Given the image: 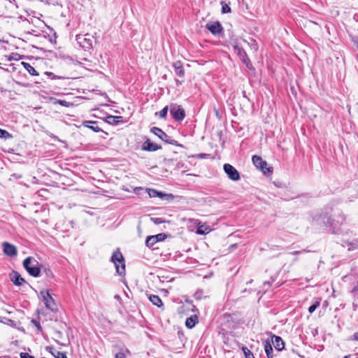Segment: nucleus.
Returning <instances> with one entry per match:
<instances>
[{"label":"nucleus","mask_w":358,"mask_h":358,"mask_svg":"<svg viewBox=\"0 0 358 358\" xmlns=\"http://www.w3.org/2000/svg\"><path fill=\"white\" fill-rule=\"evenodd\" d=\"M0 138L3 139H9L12 138L13 136L9 132H8L6 130L2 129L0 128Z\"/></svg>","instance_id":"a878e982"},{"label":"nucleus","mask_w":358,"mask_h":358,"mask_svg":"<svg viewBox=\"0 0 358 358\" xmlns=\"http://www.w3.org/2000/svg\"><path fill=\"white\" fill-rule=\"evenodd\" d=\"M222 12L223 13H228L231 12L230 7L227 3H224V2H222Z\"/></svg>","instance_id":"c756f323"},{"label":"nucleus","mask_w":358,"mask_h":358,"mask_svg":"<svg viewBox=\"0 0 358 358\" xmlns=\"http://www.w3.org/2000/svg\"><path fill=\"white\" fill-rule=\"evenodd\" d=\"M170 113L173 119L177 121H182L185 117V112L182 107L176 103L170 105Z\"/></svg>","instance_id":"6e6552de"},{"label":"nucleus","mask_w":358,"mask_h":358,"mask_svg":"<svg viewBox=\"0 0 358 358\" xmlns=\"http://www.w3.org/2000/svg\"><path fill=\"white\" fill-rule=\"evenodd\" d=\"M157 243L154 236H148L145 241V244L148 248L152 247Z\"/></svg>","instance_id":"393cba45"},{"label":"nucleus","mask_w":358,"mask_h":358,"mask_svg":"<svg viewBox=\"0 0 358 358\" xmlns=\"http://www.w3.org/2000/svg\"><path fill=\"white\" fill-rule=\"evenodd\" d=\"M110 261L115 264L116 272L120 275L125 273V264L122 254L119 249L115 251L110 258Z\"/></svg>","instance_id":"f03ea898"},{"label":"nucleus","mask_w":358,"mask_h":358,"mask_svg":"<svg viewBox=\"0 0 358 358\" xmlns=\"http://www.w3.org/2000/svg\"><path fill=\"white\" fill-rule=\"evenodd\" d=\"M251 48L253 49L255 51H257L258 50V46H257V44L255 43V41H254L252 44H251Z\"/></svg>","instance_id":"c9c22d12"},{"label":"nucleus","mask_w":358,"mask_h":358,"mask_svg":"<svg viewBox=\"0 0 358 358\" xmlns=\"http://www.w3.org/2000/svg\"><path fill=\"white\" fill-rule=\"evenodd\" d=\"M148 194L150 196V197H159L161 199H164L165 197H170V196H172L171 194H164L161 192H158L155 189H148Z\"/></svg>","instance_id":"6ab92c4d"},{"label":"nucleus","mask_w":358,"mask_h":358,"mask_svg":"<svg viewBox=\"0 0 358 358\" xmlns=\"http://www.w3.org/2000/svg\"><path fill=\"white\" fill-rule=\"evenodd\" d=\"M22 65L31 76H38V73L36 69L29 63L22 62Z\"/></svg>","instance_id":"b1692460"},{"label":"nucleus","mask_w":358,"mask_h":358,"mask_svg":"<svg viewBox=\"0 0 358 358\" xmlns=\"http://www.w3.org/2000/svg\"><path fill=\"white\" fill-rule=\"evenodd\" d=\"M266 284L269 285V282H264V285H266Z\"/></svg>","instance_id":"37998d69"},{"label":"nucleus","mask_w":358,"mask_h":358,"mask_svg":"<svg viewBox=\"0 0 358 358\" xmlns=\"http://www.w3.org/2000/svg\"><path fill=\"white\" fill-rule=\"evenodd\" d=\"M46 350L52 354L55 358H67L66 354L55 349L53 347L47 346Z\"/></svg>","instance_id":"a211bd4d"},{"label":"nucleus","mask_w":358,"mask_h":358,"mask_svg":"<svg viewBox=\"0 0 358 358\" xmlns=\"http://www.w3.org/2000/svg\"><path fill=\"white\" fill-rule=\"evenodd\" d=\"M76 41L85 50L92 49L93 43L95 42L94 36L90 34L77 35Z\"/></svg>","instance_id":"20e7f679"},{"label":"nucleus","mask_w":358,"mask_h":358,"mask_svg":"<svg viewBox=\"0 0 358 358\" xmlns=\"http://www.w3.org/2000/svg\"><path fill=\"white\" fill-rule=\"evenodd\" d=\"M115 297L116 299H118L120 296H119L118 295H116Z\"/></svg>","instance_id":"c03bdc74"},{"label":"nucleus","mask_w":358,"mask_h":358,"mask_svg":"<svg viewBox=\"0 0 358 358\" xmlns=\"http://www.w3.org/2000/svg\"><path fill=\"white\" fill-rule=\"evenodd\" d=\"M155 240L157 241V242L158 241H162L165 239L166 238V235L164 234H158L157 235H155L154 236Z\"/></svg>","instance_id":"7c9ffc66"},{"label":"nucleus","mask_w":358,"mask_h":358,"mask_svg":"<svg viewBox=\"0 0 358 358\" xmlns=\"http://www.w3.org/2000/svg\"><path fill=\"white\" fill-rule=\"evenodd\" d=\"M149 299L152 303L153 305H155L157 307H161L163 305L162 299L157 295L151 294L149 296Z\"/></svg>","instance_id":"5701e85b"},{"label":"nucleus","mask_w":358,"mask_h":358,"mask_svg":"<svg viewBox=\"0 0 358 358\" xmlns=\"http://www.w3.org/2000/svg\"><path fill=\"white\" fill-rule=\"evenodd\" d=\"M264 350L268 358H273V348L270 342L266 341L264 342Z\"/></svg>","instance_id":"412c9836"},{"label":"nucleus","mask_w":358,"mask_h":358,"mask_svg":"<svg viewBox=\"0 0 358 358\" xmlns=\"http://www.w3.org/2000/svg\"><path fill=\"white\" fill-rule=\"evenodd\" d=\"M83 125L95 132H99L102 131V129L97 126V122L96 121L86 120L83 122Z\"/></svg>","instance_id":"f3484780"},{"label":"nucleus","mask_w":358,"mask_h":358,"mask_svg":"<svg viewBox=\"0 0 358 358\" xmlns=\"http://www.w3.org/2000/svg\"><path fill=\"white\" fill-rule=\"evenodd\" d=\"M10 279L16 286H20L25 282V280L22 278L17 271H13L10 273Z\"/></svg>","instance_id":"ddd939ff"},{"label":"nucleus","mask_w":358,"mask_h":358,"mask_svg":"<svg viewBox=\"0 0 358 358\" xmlns=\"http://www.w3.org/2000/svg\"><path fill=\"white\" fill-rule=\"evenodd\" d=\"M197 233L199 234H204V231L203 230V228L202 227H199L198 229H197Z\"/></svg>","instance_id":"4c0bfd02"},{"label":"nucleus","mask_w":358,"mask_h":358,"mask_svg":"<svg viewBox=\"0 0 358 358\" xmlns=\"http://www.w3.org/2000/svg\"><path fill=\"white\" fill-rule=\"evenodd\" d=\"M345 220L346 217L343 213L338 210L332 215L327 217V220H324L323 222L332 228L334 233H336L340 230Z\"/></svg>","instance_id":"f257e3e1"},{"label":"nucleus","mask_w":358,"mask_h":358,"mask_svg":"<svg viewBox=\"0 0 358 358\" xmlns=\"http://www.w3.org/2000/svg\"><path fill=\"white\" fill-rule=\"evenodd\" d=\"M20 358H35L34 356L29 355L27 352H21L20 354Z\"/></svg>","instance_id":"72a5a7b5"},{"label":"nucleus","mask_w":358,"mask_h":358,"mask_svg":"<svg viewBox=\"0 0 358 358\" xmlns=\"http://www.w3.org/2000/svg\"><path fill=\"white\" fill-rule=\"evenodd\" d=\"M253 164L258 169H260L264 174L266 173H272L273 168L267 166L268 164L266 161L263 160L262 158L257 155H254L252 157Z\"/></svg>","instance_id":"423d86ee"},{"label":"nucleus","mask_w":358,"mask_h":358,"mask_svg":"<svg viewBox=\"0 0 358 358\" xmlns=\"http://www.w3.org/2000/svg\"><path fill=\"white\" fill-rule=\"evenodd\" d=\"M168 110H169L168 106H165L164 108H163L159 113V117L161 118H165L167 115Z\"/></svg>","instance_id":"c85d7f7f"},{"label":"nucleus","mask_w":358,"mask_h":358,"mask_svg":"<svg viewBox=\"0 0 358 358\" xmlns=\"http://www.w3.org/2000/svg\"><path fill=\"white\" fill-rule=\"evenodd\" d=\"M106 121L111 124H117L118 123L122 122V117L108 115L106 117Z\"/></svg>","instance_id":"4be33fe9"},{"label":"nucleus","mask_w":358,"mask_h":358,"mask_svg":"<svg viewBox=\"0 0 358 358\" xmlns=\"http://www.w3.org/2000/svg\"><path fill=\"white\" fill-rule=\"evenodd\" d=\"M206 27L213 35H219L223 30L222 24L219 22H208Z\"/></svg>","instance_id":"9b49d317"},{"label":"nucleus","mask_w":358,"mask_h":358,"mask_svg":"<svg viewBox=\"0 0 358 358\" xmlns=\"http://www.w3.org/2000/svg\"><path fill=\"white\" fill-rule=\"evenodd\" d=\"M38 262L31 257L26 258L23 262V266L29 274L33 277H38L41 269L38 266Z\"/></svg>","instance_id":"7ed1b4c3"},{"label":"nucleus","mask_w":358,"mask_h":358,"mask_svg":"<svg viewBox=\"0 0 358 358\" xmlns=\"http://www.w3.org/2000/svg\"><path fill=\"white\" fill-rule=\"evenodd\" d=\"M223 169L230 180L237 181L240 179V174L238 171L231 164H225Z\"/></svg>","instance_id":"9d476101"},{"label":"nucleus","mask_w":358,"mask_h":358,"mask_svg":"<svg viewBox=\"0 0 358 358\" xmlns=\"http://www.w3.org/2000/svg\"><path fill=\"white\" fill-rule=\"evenodd\" d=\"M41 296H42L43 301L45 303V307L50 310L52 312H56L57 310V304L50 294L48 290H41Z\"/></svg>","instance_id":"39448f33"},{"label":"nucleus","mask_w":358,"mask_h":358,"mask_svg":"<svg viewBox=\"0 0 358 358\" xmlns=\"http://www.w3.org/2000/svg\"><path fill=\"white\" fill-rule=\"evenodd\" d=\"M252 358H255V357H252Z\"/></svg>","instance_id":"a18cd8bd"},{"label":"nucleus","mask_w":358,"mask_h":358,"mask_svg":"<svg viewBox=\"0 0 358 358\" xmlns=\"http://www.w3.org/2000/svg\"><path fill=\"white\" fill-rule=\"evenodd\" d=\"M243 351L245 355V358H252L254 357L253 354L251 352V351L246 347L243 348Z\"/></svg>","instance_id":"bb28decb"},{"label":"nucleus","mask_w":358,"mask_h":358,"mask_svg":"<svg viewBox=\"0 0 358 358\" xmlns=\"http://www.w3.org/2000/svg\"><path fill=\"white\" fill-rule=\"evenodd\" d=\"M45 74L52 79L56 78V76L52 72H45Z\"/></svg>","instance_id":"e433bc0d"},{"label":"nucleus","mask_w":358,"mask_h":358,"mask_svg":"<svg viewBox=\"0 0 358 358\" xmlns=\"http://www.w3.org/2000/svg\"><path fill=\"white\" fill-rule=\"evenodd\" d=\"M234 49L235 52L239 57L240 59L245 64L247 68L248 69H252V64L244 49L240 47L238 44L234 45Z\"/></svg>","instance_id":"1a4fd4ad"},{"label":"nucleus","mask_w":358,"mask_h":358,"mask_svg":"<svg viewBox=\"0 0 358 358\" xmlns=\"http://www.w3.org/2000/svg\"><path fill=\"white\" fill-rule=\"evenodd\" d=\"M3 252L9 257L16 255L17 252L16 247L14 245L7 242H4L3 243Z\"/></svg>","instance_id":"f8f14e48"},{"label":"nucleus","mask_w":358,"mask_h":358,"mask_svg":"<svg viewBox=\"0 0 358 358\" xmlns=\"http://www.w3.org/2000/svg\"><path fill=\"white\" fill-rule=\"evenodd\" d=\"M150 131L152 134L157 136L162 141H164L165 143L171 145H179L176 140L172 139L171 136H168L161 129L154 127L150 129Z\"/></svg>","instance_id":"0eeeda50"},{"label":"nucleus","mask_w":358,"mask_h":358,"mask_svg":"<svg viewBox=\"0 0 358 358\" xmlns=\"http://www.w3.org/2000/svg\"><path fill=\"white\" fill-rule=\"evenodd\" d=\"M301 252V251H294V252H291L290 254L295 255L299 254Z\"/></svg>","instance_id":"ea45409f"},{"label":"nucleus","mask_w":358,"mask_h":358,"mask_svg":"<svg viewBox=\"0 0 358 358\" xmlns=\"http://www.w3.org/2000/svg\"><path fill=\"white\" fill-rule=\"evenodd\" d=\"M161 148H162L161 146L157 145L156 143L151 142V141L150 139H147L143 143V144L142 145V149L143 150L150 151V152L156 151Z\"/></svg>","instance_id":"4468645a"},{"label":"nucleus","mask_w":358,"mask_h":358,"mask_svg":"<svg viewBox=\"0 0 358 358\" xmlns=\"http://www.w3.org/2000/svg\"><path fill=\"white\" fill-rule=\"evenodd\" d=\"M31 322L36 326V327L37 328V329L38 331H41L42 330V327H41L39 322H38V321H36L35 320H32Z\"/></svg>","instance_id":"473e14b6"},{"label":"nucleus","mask_w":358,"mask_h":358,"mask_svg":"<svg viewBox=\"0 0 358 358\" xmlns=\"http://www.w3.org/2000/svg\"><path fill=\"white\" fill-rule=\"evenodd\" d=\"M115 358H126V355L123 352H119L115 354Z\"/></svg>","instance_id":"f704fd0d"},{"label":"nucleus","mask_w":358,"mask_h":358,"mask_svg":"<svg viewBox=\"0 0 358 358\" xmlns=\"http://www.w3.org/2000/svg\"><path fill=\"white\" fill-rule=\"evenodd\" d=\"M198 322V317L196 315L187 317L185 322V325L187 328H193Z\"/></svg>","instance_id":"aec40b11"},{"label":"nucleus","mask_w":358,"mask_h":358,"mask_svg":"<svg viewBox=\"0 0 358 358\" xmlns=\"http://www.w3.org/2000/svg\"><path fill=\"white\" fill-rule=\"evenodd\" d=\"M151 221L155 224H159L164 222V220L161 217H152Z\"/></svg>","instance_id":"2f4dec72"},{"label":"nucleus","mask_w":358,"mask_h":358,"mask_svg":"<svg viewBox=\"0 0 358 358\" xmlns=\"http://www.w3.org/2000/svg\"><path fill=\"white\" fill-rule=\"evenodd\" d=\"M272 343L275 348L278 351L282 350L285 347L284 341H282L281 337L278 336L273 335L272 336Z\"/></svg>","instance_id":"2eb2a0df"},{"label":"nucleus","mask_w":358,"mask_h":358,"mask_svg":"<svg viewBox=\"0 0 358 358\" xmlns=\"http://www.w3.org/2000/svg\"><path fill=\"white\" fill-rule=\"evenodd\" d=\"M320 306V301H315L313 305H311L308 308V312L310 313H313Z\"/></svg>","instance_id":"cd10ccee"},{"label":"nucleus","mask_w":358,"mask_h":358,"mask_svg":"<svg viewBox=\"0 0 358 358\" xmlns=\"http://www.w3.org/2000/svg\"><path fill=\"white\" fill-rule=\"evenodd\" d=\"M65 103H66V101H59V103H60L61 105H62V106H66Z\"/></svg>","instance_id":"a19ab883"},{"label":"nucleus","mask_w":358,"mask_h":358,"mask_svg":"<svg viewBox=\"0 0 358 358\" xmlns=\"http://www.w3.org/2000/svg\"><path fill=\"white\" fill-rule=\"evenodd\" d=\"M173 66L175 69L176 74L180 77L183 78L185 76V71L182 67V64L180 61H177L173 64Z\"/></svg>","instance_id":"dca6fc26"},{"label":"nucleus","mask_w":358,"mask_h":358,"mask_svg":"<svg viewBox=\"0 0 358 358\" xmlns=\"http://www.w3.org/2000/svg\"><path fill=\"white\" fill-rule=\"evenodd\" d=\"M344 358H350V355H346L344 357Z\"/></svg>","instance_id":"79ce46f5"},{"label":"nucleus","mask_w":358,"mask_h":358,"mask_svg":"<svg viewBox=\"0 0 358 358\" xmlns=\"http://www.w3.org/2000/svg\"><path fill=\"white\" fill-rule=\"evenodd\" d=\"M351 339L358 341V332L355 333Z\"/></svg>","instance_id":"58836bf2"}]
</instances>
